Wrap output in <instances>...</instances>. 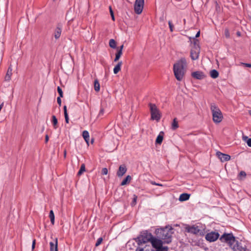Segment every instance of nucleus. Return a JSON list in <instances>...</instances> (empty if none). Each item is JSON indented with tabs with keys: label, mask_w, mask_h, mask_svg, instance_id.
Returning <instances> with one entry per match:
<instances>
[{
	"label": "nucleus",
	"mask_w": 251,
	"mask_h": 251,
	"mask_svg": "<svg viewBox=\"0 0 251 251\" xmlns=\"http://www.w3.org/2000/svg\"><path fill=\"white\" fill-rule=\"evenodd\" d=\"M187 63L185 58H182L174 64L173 71L176 79L178 81L182 80L185 74Z\"/></svg>",
	"instance_id": "f257e3e1"
},
{
	"label": "nucleus",
	"mask_w": 251,
	"mask_h": 251,
	"mask_svg": "<svg viewBox=\"0 0 251 251\" xmlns=\"http://www.w3.org/2000/svg\"><path fill=\"white\" fill-rule=\"evenodd\" d=\"M173 228L170 226L161 228L160 230V238L164 240V243L169 244L172 242V236L173 234Z\"/></svg>",
	"instance_id": "f03ea898"
},
{
	"label": "nucleus",
	"mask_w": 251,
	"mask_h": 251,
	"mask_svg": "<svg viewBox=\"0 0 251 251\" xmlns=\"http://www.w3.org/2000/svg\"><path fill=\"white\" fill-rule=\"evenodd\" d=\"M210 110L212 112L213 122L215 123H220L223 118L221 110L214 104L211 105Z\"/></svg>",
	"instance_id": "7ed1b4c3"
},
{
	"label": "nucleus",
	"mask_w": 251,
	"mask_h": 251,
	"mask_svg": "<svg viewBox=\"0 0 251 251\" xmlns=\"http://www.w3.org/2000/svg\"><path fill=\"white\" fill-rule=\"evenodd\" d=\"M220 240L222 243H226L229 247L232 246L235 241V237L233 236L232 233H224L220 237Z\"/></svg>",
	"instance_id": "20e7f679"
},
{
	"label": "nucleus",
	"mask_w": 251,
	"mask_h": 251,
	"mask_svg": "<svg viewBox=\"0 0 251 251\" xmlns=\"http://www.w3.org/2000/svg\"><path fill=\"white\" fill-rule=\"evenodd\" d=\"M149 107L151 111V119L152 120L159 121L161 118V114L157 106L155 104L150 103Z\"/></svg>",
	"instance_id": "39448f33"
},
{
	"label": "nucleus",
	"mask_w": 251,
	"mask_h": 251,
	"mask_svg": "<svg viewBox=\"0 0 251 251\" xmlns=\"http://www.w3.org/2000/svg\"><path fill=\"white\" fill-rule=\"evenodd\" d=\"M163 243L164 242L160 239H155L152 240L151 245L155 249V251H168V247L163 246Z\"/></svg>",
	"instance_id": "423d86ee"
},
{
	"label": "nucleus",
	"mask_w": 251,
	"mask_h": 251,
	"mask_svg": "<svg viewBox=\"0 0 251 251\" xmlns=\"http://www.w3.org/2000/svg\"><path fill=\"white\" fill-rule=\"evenodd\" d=\"M155 239V238L153 237L151 233L148 232L147 231L143 232L138 237L139 242L141 244L146 243L149 241L151 243L152 240Z\"/></svg>",
	"instance_id": "0eeeda50"
},
{
	"label": "nucleus",
	"mask_w": 251,
	"mask_h": 251,
	"mask_svg": "<svg viewBox=\"0 0 251 251\" xmlns=\"http://www.w3.org/2000/svg\"><path fill=\"white\" fill-rule=\"evenodd\" d=\"M232 251H246L247 246L242 241L236 240L230 247Z\"/></svg>",
	"instance_id": "6e6552de"
},
{
	"label": "nucleus",
	"mask_w": 251,
	"mask_h": 251,
	"mask_svg": "<svg viewBox=\"0 0 251 251\" xmlns=\"http://www.w3.org/2000/svg\"><path fill=\"white\" fill-rule=\"evenodd\" d=\"M144 0H136L134 6V11L137 14H140L143 11Z\"/></svg>",
	"instance_id": "1a4fd4ad"
},
{
	"label": "nucleus",
	"mask_w": 251,
	"mask_h": 251,
	"mask_svg": "<svg viewBox=\"0 0 251 251\" xmlns=\"http://www.w3.org/2000/svg\"><path fill=\"white\" fill-rule=\"evenodd\" d=\"M199 53V47L195 41L194 47L191 49L190 56L192 60H196L198 58Z\"/></svg>",
	"instance_id": "9d476101"
},
{
	"label": "nucleus",
	"mask_w": 251,
	"mask_h": 251,
	"mask_svg": "<svg viewBox=\"0 0 251 251\" xmlns=\"http://www.w3.org/2000/svg\"><path fill=\"white\" fill-rule=\"evenodd\" d=\"M219 236L218 232L211 231L205 235V239L210 242H214L219 237Z\"/></svg>",
	"instance_id": "9b49d317"
},
{
	"label": "nucleus",
	"mask_w": 251,
	"mask_h": 251,
	"mask_svg": "<svg viewBox=\"0 0 251 251\" xmlns=\"http://www.w3.org/2000/svg\"><path fill=\"white\" fill-rule=\"evenodd\" d=\"M50 251H58V240L57 238L50 242Z\"/></svg>",
	"instance_id": "f8f14e48"
},
{
	"label": "nucleus",
	"mask_w": 251,
	"mask_h": 251,
	"mask_svg": "<svg viewBox=\"0 0 251 251\" xmlns=\"http://www.w3.org/2000/svg\"><path fill=\"white\" fill-rule=\"evenodd\" d=\"M185 229L188 232L195 234L199 233L200 231V229L199 228L198 226H188L186 227Z\"/></svg>",
	"instance_id": "ddd939ff"
},
{
	"label": "nucleus",
	"mask_w": 251,
	"mask_h": 251,
	"mask_svg": "<svg viewBox=\"0 0 251 251\" xmlns=\"http://www.w3.org/2000/svg\"><path fill=\"white\" fill-rule=\"evenodd\" d=\"M127 168L125 165H121L120 166L119 169L117 172V176L118 177H122L126 172Z\"/></svg>",
	"instance_id": "4468645a"
},
{
	"label": "nucleus",
	"mask_w": 251,
	"mask_h": 251,
	"mask_svg": "<svg viewBox=\"0 0 251 251\" xmlns=\"http://www.w3.org/2000/svg\"><path fill=\"white\" fill-rule=\"evenodd\" d=\"M217 155H218L219 158L223 162V161H228L230 159V155H229L228 154L223 153H222L221 152H217Z\"/></svg>",
	"instance_id": "2eb2a0df"
},
{
	"label": "nucleus",
	"mask_w": 251,
	"mask_h": 251,
	"mask_svg": "<svg viewBox=\"0 0 251 251\" xmlns=\"http://www.w3.org/2000/svg\"><path fill=\"white\" fill-rule=\"evenodd\" d=\"M192 76H193V77L198 79H202L204 78L205 77V75L203 74V73H202L201 72L199 71L193 72L192 74Z\"/></svg>",
	"instance_id": "dca6fc26"
},
{
	"label": "nucleus",
	"mask_w": 251,
	"mask_h": 251,
	"mask_svg": "<svg viewBox=\"0 0 251 251\" xmlns=\"http://www.w3.org/2000/svg\"><path fill=\"white\" fill-rule=\"evenodd\" d=\"M62 32V28L60 25H58L54 30V36L56 39H58L60 37Z\"/></svg>",
	"instance_id": "f3484780"
},
{
	"label": "nucleus",
	"mask_w": 251,
	"mask_h": 251,
	"mask_svg": "<svg viewBox=\"0 0 251 251\" xmlns=\"http://www.w3.org/2000/svg\"><path fill=\"white\" fill-rule=\"evenodd\" d=\"M164 132L163 131L160 132L159 135L157 136L156 140L155 143L156 144H161L162 142L163 139Z\"/></svg>",
	"instance_id": "a211bd4d"
},
{
	"label": "nucleus",
	"mask_w": 251,
	"mask_h": 251,
	"mask_svg": "<svg viewBox=\"0 0 251 251\" xmlns=\"http://www.w3.org/2000/svg\"><path fill=\"white\" fill-rule=\"evenodd\" d=\"M190 198V195L187 193H183L181 194L179 198L180 201H183L188 200Z\"/></svg>",
	"instance_id": "6ab92c4d"
},
{
	"label": "nucleus",
	"mask_w": 251,
	"mask_h": 251,
	"mask_svg": "<svg viewBox=\"0 0 251 251\" xmlns=\"http://www.w3.org/2000/svg\"><path fill=\"white\" fill-rule=\"evenodd\" d=\"M12 69L11 68V67H9L5 76V80L6 81H9L11 79V76L12 74Z\"/></svg>",
	"instance_id": "aec40b11"
},
{
	"label": "nucleus",
	"mask_w": 251,
	"mask_h": 251,
	"mask_svg": "<svg viewBox=\"0 0 251 251\" xmlns=\"http://www.w3.org/2000/svg\"><path fill=\"white\" fill-rule=\"evenodd\" d=\"M178 127V121L176 118H174L172 123L171 128L175 130Z\"/></svg>",
	"instance_id": "412c9836"
},
{
	"label": "nucleus",
	"mask_w": 251,
	"mask_h": 251,
	"mask_svg": "<svg viewBox=\"0 0 251 251\" xmlns=\"http://www.w3.org/2000/svg\"><path fill=\"white\" fill-rule=\"evenodd\" d=\"M122 65V62H119L116 65V66L114 67L113 69V72L115 74H117L120 70L121 66Z\"/></svg>",
	"instance_id": "4be33fe9"
},
{
	"label": "nucleus",
	"mask_w": 251,
	"mask_h": 251,
	"mask_svg": "<svg viewBox=\"0 0 251 251\" xmlns=\"http://www.w3.org/2000/svg\"><path fill=\"white\" fill-rule=\"evenodd\" d=\"M131 180V177L130 176H127L122 181L121 185L122 186L125 185L127 183H129Z\"/></svg>",
	"instance_id": "5701e85b"
},
{
	"label": "nucleus",
	"mask_w": 251,
	"mask_h": 251,
	"mask_svg": "<svg viewBox=\"0 0 251 251\" xmlns=\"http://www.w3.org/2000/svg\"><path fill=\"white\" fill-rule=\"evenodd\" d=\"M82 136L84 139L85 141L88 143L89 141V132L87 130H84L82 132Z\"/></svg>",
	"instance_id": "b1692460"
},
{
	"label": "nucleus",
	"mask_w": 251,
	"mask_h": 251,
	"mask_svg": "<svg viewBox=\"0 0 251 251\" xmlns=\"http://www.w3.org/2000/svg\"><path fill=\"white\" fill-rule=\"evenodd\" d=\"M242 140L246 142L249 147H251V138H249L247 136L243 135Z\"/></svg>",
	"instance_id": "393cba45"
},
{
	"label": "nucleus",
	"mask_w": 251,
	"mask_h": 251,
	"mask_svg": "<svg viewBox=\"0 0 251 251\" xmlns=\"http://www.w3.org/2000/svg\"><path fill=\"white\" fill-rule=\"evenodd\" d=\"M210 76L213 78H216L218 77L219 73L216 70H212L210 71Z\"/></svg>",
	"instance_id": "a878e982"
},
{
	"label": "nucleus",
	"mask_w": 251,
	"mask_h": 251,
	"mask_svg": "<svg viewBox=\"0 0 251 251\" xmlns=\"http://www.w3.org/2000/svg\"><path fill=\"white\" fill-rule=\"evenodd\" d=\"M54 128L56 129L57 128L58 121L57 118L54 115L52 116L51 120Z\"/></svg>",
	"instance_id": "bb28decb"
},
{
	"label": "nucleus",
	"mask_w": 251,
	"mask_h": 251,
	"mask_svg": "<svg viewBox=\"0 0 251 251\" xmlns=\"http://www.w3.org/2000/svg\"><path fill=\"white\" fill-rule=\"evenodd\" d=\"M85 171V166L84 164L81 165L80 168L77 173V176H81Z\"/></svg>",
	"instance_id": "cd10ccee"
},
{
	"label": "nucleus",
	"mask_w": 251,
	"mask_h": 251,
	"mask_svg": "<svg viewBox=\"0 0 251 251\" xmlns=\"http://www.w3.org/2000/svg\"><path fill=\"white\" fill-rule=\"evenodd\" d=\"M100 86L99 82L97 79L95 80L94 81V89L96 92L100 91Z\"/></svg>",
	"instance_id": "c85d7f7f"
},
{
	"label": "nucleus",
	"mask_w": 251,
	"mask_h": 251,
	"mask_svg": "<svg viewBox=\"0 0 251 251\" xmlns=\"http://www.w3.org/2000/svg\"><path fill=\"white\" fill-rule=\"evenodd\" d=\"M123 53V51H121V50H118L117 53H116V56L114 59V61L117 62L120 58L121 56Z\"/></svg>",
	"instance_id": "c756f323"
},
{
	"label": "nucleus",
	"mask_w": 251,
	"mask_h": 251,
	"mask_svg": "<svg viewBox=\"0 0 251 251\" xmlns=\"http://www.w3.org/2000/svg\"><path fill=\"white\" fill-rule=\"evenodd\" d=\"M109 45L111 48L115 49L116 48V42L113 39L109 40Z\"/></svg>",
	"instance_id": "7c9ffc66"
},
{
	"label": "nucleus",
	"mask_w": 251,
	"mask_h": 251,
	"mask_svg": "<svg viewBox=\"0 0 251 251\" xmlns=\"http://www.w3.org/2000/svg\"><path fill=\"white\" fill-rule=\"evenodd\" d=\"M49 217L52 224L54 223V215L52 210H50L49 214Z\"/></svg>",
	"instance_id": "2f4dec72"
},
{
	"label": "nucleus",
	"mask_w": 251,
	"mask_h": 251,
	"mask_svg": "<svg viewBox=\"0 0 251 251\" xmlns=\"http://www.w3.org/2000/svg\"><path fill=\"white\" fill-rule=\"evenodd\" d=\"M224 34L225 37L226 38H230V33L228 29L226 28L225 30Z\"/></svg>",
	"instance_id": "473e14b6"
},
{
	"label": "nucleus",
	"mask_w": 251,
	"mask_h": 251,
	"mask_svg": "<svg viewBox=\"0 0 251 251\" xmlns=\"http://www.w3.org/2000/svg\"><path fill=\"white\" fill-rule=\"evenodd\" d=\"M102 240H103V239L102 237H100V238H98L97 241V242L96 243V245H95L96 247H98L99 245H100L101 244Z\"/></svg>",
	"instance_id": "72a5a7b5"
},
{
	"label": "nucleus",
	"mask_w": 251,
	"mask_h": 251,
	"mask_svg": "<svg viewBox=\"0 0 251 251\" xmlns=\"http://www.w3.org/2000/svg\"><path fill=\"white\" fill-rule=\"evenodd\" d=\"M109 11H110V15L111 16L112 19L113 21H114L115 17H114V12H113L111 6H109Z\"/></svg>",
	"instance_id": "f704fd0d"
},
{
	"label": "nucleus",
	"mask_w": 251,
	"mask_h": 251,
	"mask_svg": "<svg viewBox=\"0 0 251 251\" xmlns=\"http://www.w3.org/2000/svg\"><path fill=\"white\" fill-rule=\"evenodd\" d=\"M57 91L59 94V97H63V91H62L61 88L59 86L57 87Z\"/></svg>",
	"instance_id": "c9c22d12"
},
{
	"label": "nucleus",
	"mask_w": 251,
	"mask_h": 251,
	"mask_svg": "<svg viewBox=\"0 0 251 251\" xmlns=\"http://www.w3.org/2000/svg\"><path fill=\"white\" fill-rule=\"evenodd\" d=\"M168 24H169V28H170V31L171 32H172L173 31L174 25H173L172 22L170 21H169Z\"/></svg>",
	"instance_id": "e433bc0d"
},
{
	"label": "nucleus",
	"mask_w": 251,
	"mask_h": 251,
	"mask_svg": "<svg viewBox=\"0 0 251 251\" xmlns=\"http://www.w3.org/2000/svg\"><path fill=\"white\" fill-rule=\"evenodd\" d=\"M108 173V170L106 168H104L102 169L101 174L103 175H106Z\"/></svg>",
	"instance_id": "4c0bfd02"
},
{
	"label": "nucleus",
	"mask_w": 251,
	"mask_h": 251,
	"mask_svg": "<svg viewBox=\"0 0 251 251\" xmlns=\"http://www.w3.org/2000/svg\"><path fill=\"white\" fill-rule=\"evenodd\" d=\"M137 197L135 195H134V198L133 199V201H132V202L131 203V205H134L136 203V201H137Z\"/></svg>",
	"instance_id": "58836bf2"
},
{
	"label": "nucleus",
	"mask_w": 251,
	"mask_h": 251,
	"mask_svg": "<svg viewBox=\"0 0 251 251\" xmlns=\"http://www.w3.org/2000/svg\"><path fill=\"white\" fill-rule=\"evenodd\" d=\"M104 114V109L103 108L101 107L100 109V111L99 112V113L98 114V116L100 117L101 116H102Z\"/></svg>",
	"instance_id": "ea45409f"
},
{
	"label": "nucleus",
	"mask_w": 251,
	"mask_h": 251,
	"mask_svg": "<svg viewBox=\"0 0 251 251\" xmlns=\"http://www.w3.org/2000/svg\"><path fill=\"white\" fill-rule=\"evenodd\" d=\"M150 182L152 185H157V186H162V184H160V183H156L155 182H154L153 181H151Z\"/></svg>",
	"instance_id": "a19ab883"
},
{
	"label": "nucleus",
	"mask_w": 251,
	"mask_h": 251,
	"mask_svg": "<svg viewBox=\"0 0 251 251\" xmlns=\"http://www.w3.org/2000/svg\"><path fill=\"white\" fill-rule=\"evenodd\" d=\"M61 97H58L57 98V102L58 103V104L59 105V106H60L61 105Z\"/></svg>",
	"instance_id": "79ce46f5"
},
{
	"label": "nucleus",
	"mask_w": 251,
	"mask_h": 251,
	"mask_svg": "<svg viewBox=\"0 0 251 251\" xmlns=\"http://www.w3.org/2000/svg\"><path fill=\"white\" fill-rule=\"evenodd\" d=\"M241 64L246 67L251 68V64L242 63Z\"/></svg>",
	"instance_id": "37998d69"
},
{
	"label": "nucleus",
	"mask_w": 251,
	"mask_h": 251,
	"mask_svg": "<svg viewBox=\"0 0 251 251\" xmlns=\"http://www.w3.org/2000/svg\"><path fill=\"white\" fill-rule=\"evenodd\" d=\"M35 243H36V240L35 239H34L32 241V250H34V249L35 248Z\"/></svg>",
	"instance_id": "c03bdc74"
},
{
	"label": "nucleus",
	"mask_w": 251,
	"mask_h": 251,
	"mask_svg": "<svg viewBox=\"0 0 251 251\" xmlns=\"http://www.w3.org/2000/svg\"><path fill=\"white\" fill-rule=\"evenodd\" d=\"M64 116H65V122L67 123H69V119L68 114H66V115H64Z\"/></svg>",
	"instance_id": "a18cd8bd"
},
{
	"label": "nucleus",
	"mask_w": 251,
	"mask_h": 251,
	"mask_svg": "<svg viewBox=\"0 0 251 251\" xmlns=\"http://www.w3.org/2000/svg\"><path fill=\"white\" fill-rule=\"evenodd\" d=\"M240 176H246V174L244 171H241L239 174Z\"/></svg>",
	"instance_id": "49530a36"
},
{
	"label": "nucleus",
	"mask_w": 251,
	"mask_h": 251,
	"mask_svg": "<svg viewBox=\"0 0 251 251\" xmlns=\"http://www.w3.org/2000/svg\"><path fill=\"white\" fill-rule=\"evenodd\" d=\"M64 109V115H66V114H68L67 111V107L66 105H65L63 107Z\"/></svg>",
	"instance_id": "de8ad7c7"
},
{
	"label": "nucleus",
	"mask_w": 251,
	"mask_h": 251,
	"mask_svg": "<svg viewBox=\"0 0 251 251\" xmlns=\"http://www.w3.org/2000/svg\"><path fill=\"white\" fill-rule=\"evenodd\" d=\"M123 48H124V45H122V46H121L120 47V48H119L118 49V50H121V51H123Z\"/></svg>",
	"instance_id": "09e8293b"
},
{
	"label": "nucleus",
	"mask_w": 251,
	"mask_h": 251,
	"mask_svg": "<svg viewBox=\"0 0 251 251\" xmlns=\"http://www.w3.org/2000/svg\"><path fill=\"white\" fill-rule=\"evenodd\" d=\"M200 31H198V32H197V33L196 34V35L195 37H196V38H197V37H199L200 36Z\"/></svg>",
	"instance_id": "8fccbe9b"
},
{
	"label": "nucleus",
	"mask_w": 251,
	"mask_h": 251,
	"mask_svg": "<svg viewBox=\"0 0 251 251\" xmlns=\"http://www.w3.org/2000/svg\"><path fill=\"white\" fill-rule=\"evenodd\" d=\"M136 251H144V250L143 248H138Z\"/></svg>",
	"instance_id": "3c124183"
},
{
	"label": "nucleus",
	"mask_w": 251,
	"mask_h": 251,
	"mask_svg": "<svg viewBox=\"0 0 251 251\" xmlns=\"http://www.w3.org/2000/svg\"><path fill=\"white\" fill-rule=\"evenodd\" d=\"M48 140H49V137L48 135H46V142H47L48 141Z\"/></svg>",
	"instance_id": "603ef678"
},
{
	"label": "nucleus",
	"mask_w": 251,
	"mask_h": 251,
	"mask_svg": "<svg viewBox=\"0 0 251 251\" xmlns=\"http://www.w3.org/2000/svg\"><path fill=\"white\" fill-rule=\"evenodd\" d=\"M3 106V103L2 102L0 105V109H1L2 108Z\"/></svg>",
	"instance_id": "864d4df0"
},
{
	"label": "nucleus",
	"mask_w": 251,
	"mask_h": 251,
	"mask_svg": "<svg viewBox=\"0 0 251 251\" xmlns=\"http://www.w3.org/2000/svg\"><path fill=\"white\" fill-rule=\"evenodd\" d=\"M249 114L251 116V110H250V111H249Z\"/></svg>",
	"instance_id": "5fc2aeb1"
},
{
	"label": "nucleus",
	"mask_w": 251,
	"mask_h": 251,
	"mask_svg": "<svg viewBox=\"0 0 251 251\" xmlns=\"http://www.w3.org/2000/svg\"><path fill=\"white\" fill-rule=\"evenodd\" d=\"M237 35H238V36H240V32H237Z\"/></svg>",
	"instance_id": "6e6d98bb"
},
{
	"label": "nucleus",
	"mask_w": 251,
	"mask_h": 251,
	"mask_svg": "<svg viewBox=\"0 0 251 251\" xmlns=\"http://www.w3.org/2000/svg\"><path fill=\"white\" fill-rule=\"evenodd\" d=\"M53 1H55L56 0H52Z\"/></svg>",
	"instance_id": "4d7b16f0"
}]
</instances>
